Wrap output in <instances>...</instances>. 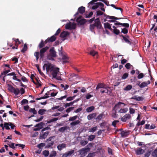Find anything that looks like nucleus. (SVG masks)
<instances>
[{
	"mask_svg": "<svg viewBox=\"0 0 157 157\" xmlns=\"http://www.w3.org/2000/svg\"><path fill=\"white\" fill-rule=\"evenodd\" d=\"M49 47L46 46L40 49V52H36L34 53V56L36 57V59L37 61L38 60L40 57V59H43L44 58L45 53L49 49Z\"/></svg>",
	"mask_w": 157,
	"mask_h": 157,
	"instance_id": "obj_1",
	"label": "nucleus"
},
{
	"mask_svg": "<svg viewBox=\"0 0 157 157\" xmlns=\"http://www.w3.org/2000/svg\"><path fill=\"white\" fill-rule=\"evenodd\" d=\"M49 53L47 55V59L53 60H54V58L56 57V52L55 51V48L53 47H52L50 49Z\"/></svg>",
	"mask_w": 157,
	"mask_h": 157,
	"instance_id": "obj_2",
	"label": "nucleus"
},
{
	"mask_svg": "<svg viewBox=\"0 0 157 157\" xmlns=\"http://www.w3.org/2000/svg\"><path fill=\"white\" fill-rule=\"evenodd\" d=\"M8 90L11 92L13 93L15 95H17L19 94L20 91L18 88H15L11 85L8 84Z\"/></svg>",
	"mask_w": 157,
	"mask_h": 157,
	"instance_id": "obj_3",
	"label": "nucleus"
},
{
	"mask_svg": "<svg viewBox=\"0 0 157 157\" xmlns=\"http://www.w3.org/2000/svg\"><path fill=\"white\" fill-rule=\"evenodd\" d=\"M90 148L89 147H85L81 149L78 151L81 157H84L87 154V152L90 151Z\"/></svg>",
	"mask_w": 157,
	"mask_h": 157,
	"instance_id": "obj_4",
	"label": "nucleus"
},
{
	"mask_svg": "<svg viewBox=\"0 0 157 157\" xmlns=\"http://www.w3.org/2000/svg\"><path fill=\"white\" fill-rule=\"evenodd\" d=\"M126 105V104H125L121 102H119L115 105L113 108V110L117 111L121 107H124Z\"/></svg>",
	"mask_w": 157,
	"mask_h": 157,
	"instance_id": "obj_5",
	"label": "nucleus"
},
{
	"mask_svg": "<svg viewBox=\"0 0 157 157\" xmlns=\"http://www.w3.org/2000/svg\"><path fill=\"white\" fill-rule=\"evenodd\" d=\"M82 16H80L76 20V21L80 25H82L85 24L86 22V19H82Z\"/></svg>",
	"mask_w": 157,
	"mask_h": 157,
	"instance_id": "obj_6",
	"label": "nucleus"
},
{
	"mask_svg": "<svg viewBox=\"0 0 157 157\" xmlns=\"http://www.w3.org/2000/svg\"><path fill=\"white\" fill-rule=\"evenodd\" d=\"M59 68L58 67H54L52 69V70L51 71V74L53 78H56V77L57 74L59 72Z\"/></svg>",
	"mask_w": 157,
	"mask_h": 157,
	"instance_id": "obj_7",
	"label": "nucleus"
},
{
	"mask_svg": "<svg viewBox=\"0 0 157 157\" xmlns=\"http://www.w3.org/2000/svg\"><path fill=\"white\" fill-rule=\"evenodd\" d=\"M85 7L83 6L80 7L78 9V11L74 15V16H76L78 15L79 13L82 14L85 12Z\"/></svg>",
	"mask_w": 157,
	"mask_h": 157,
	"instance_id": "obj_8",
	"label": "nucleus"
},
{
	"mask_svg": "<svg viewBox=\"0 0 157 157\" xmlns=\"http://www.w3.org/2000/svg\"><path fill=\"white\" fill-rule=\"evenodd\" d=\"M44 66H46V69L47 72L49 71H50L52 70V69L54 67V66H52V64L50 63H45Z\"/></svg>",
	"mask_w": 157,
	"mask_h": 157,
	"instance_id": "obj_9",
	"label": "nucleus"
},
{
	"mask_svg": "<svg viewBox=\"0 0 157 157\" xmlns=\"http://www.w3.org/2000/svg\"><path fill=\"white\" fill-rule=\"evenodd\" d=\"M131 118V115L129 114H127L121 118V121L123 122H125L127 120Z\"/></svg>",
	"mask_w": 157,
	"mask_h": 157,
	"instance_id": "obj_10",
	"label": "nucleus"
},
{
	"mask_svg": "<svg viewBox=\"0 0 157 157\" xmlns=\"http://www.w3.org/2000/svg\"><path fill=\"white\" fill-rule=\"evenodd\" d=\"M75 151L74 150L68 151L65 153L63 154L62 156V157H67L71 156L74 152Z\"/></svg>",
	"mask_w": 157,
	"mask_h": 157,
	"instance_id": "obj_11",
	"label": "nucleus"
},
{
	"mask_svg": "<svg viewBox=\"0 0 157 157\" xmlns=\"http://www.w3.org/2000/svg\"><path fill=\"white\" fill-rule=\"evenodd\" d=\"M104 88H109V87L107 86L103 83H100L97 85L96 88V90H98L100 88H103V89Z\"/></svg>",
	"mask_w": 157,
	"mask_h": 157,
	"instance_id": "obj_12",
	"label": "nucleus"
},
{
	"mask_svg": "<svg viewBox=\"0 0 157 157\" xmlns=\"http://www.w3.org/2000/svg\"><path fill=\"white\" fill-rule=\"evenodd\" d=\"M94 24L95 25V27H96L98 28L101 29L102 27L99 18H97L95 20V22Z\"/></svg>",
	"mask_w": 157,
	"mask_h": 157,
	"instance_id": "obj_13",
	"label": "nucleus"
},
{
	"mask_svg": "<svg viewBox=\"0 0 157 157\" xmlns=\"http://www.w3.org/2000/svg\"><path fill=\"white\" fill-rule=\"evenodd\" d=\"M120 134L122 138L125 137L129 134V132L126 131H122Z\"/></svg>",
	"mask_w": 157,
	"mask_h": 157,
	"instance_id": "obj_14",
	"label": "nucleus"
},
{
	"mask_svg": "<svg viewBox=\"0 0 157 157\" xmlns=\"http://www.w3.org/2000/svg\"><path fill=\"white\" fill-rule=\"evenodd\" d=\"M70 33L66 31H63L60 35V37L61 38H64L70 35Z\"/></svg>",
	"mask_w": 157,
	"mask_h": 157,
	"instance_id": "obj_15",
	"label": "nucleus"
},
{
	"mask_svg": "<svg viewBox=\"0 0 157 157\" xmlns=\"http://www.w3.org/2000/svg\"><path fill=\"white\" fill-rule=\"evenodd\" d=\"M123 39L125 43L129 44L130 45L131 44L132 42L130 40H131L130 39L128 36L126 35L125 36H124V39Z\"/></svg>",
	"mask_w": 157,
	"mask_h": 157,
	"instance_id": "obj_16",
	"label": "nucleus"
},
{
	"mask_svg": "<svg viewBox=\"0 0 157 157\" xmlns=\"http://www.w3.org/2000/svg\"><path fill=\"white\" fill-rule=\"evenodd\" d=\"M70 128L67 126H65L64 127H62L59 129L58 131L61 132H64L67 129H69Z\"/></svg>",
	"mask_w": 157,
	"mask_h": 157,
	"instance_id": "obj_17",
	"label": "nucleus"
},
{
	"mask_svg": "<svg viewBox=\"0 0 157 157\" xmlns=\"http://www.w3.org/2000/svg\"><path fill=\"white\" fill-rule=\"evenodd\" d=\"M66 146V144L62 143L58 145L57 146V148L59 150L61 151L63 148H65Z\"/></svg>",
	"mask_w": 157,
	"mask_h": 157,
	"instance_id": "obj_18",
	"label": "nucleus"
},
{
	"mask_svg": "<svg viewBox=\"0 0 157 157\" xmlns=\"http://www.w3.org/2000/svg\"><path fill=\"white\" fill-rule=\"evenodd\" d=\"M97 115L96 113H94L90 114L87 116V119L88 120H92L94 118H95Z\"/></svg>",
	"mask_w": 157,
	"mask_h": 157,
	"instance_id": "obj_19",
	"label": "nucleus"
},
{
	"mask_svg": "<svg viewBox=\"0 0 157 157\" xmlns=\"http://www.w3.org/2000/svg\"><path fill=\"white\" fill-rule=\"evenodd\" d=\"M111 25L108 23L106 22L104 23V28L106 29H109L111 31H112L113 29H112L111 27Z\"/></svg>",
	"mask_w": 157,
	"mask_h": 157,
	"instance_id": "obj_20",
	"label": "nucleus"
},
{
	"mask_svg": "<svg viewBox=\"0 0 157 157\" xmlns=\"http://www.w3.org/2000/svg\"><path fill=\"white\" fill-rule=\"evenodd\" d=\"M49 132L48 131H46L44 132H43V134L41 135L40 136L41 139H45L48 136L49 133Z\"/></svg>",
	"mask_w": 157,
	"mask_h": 157,
	"instance_id": "obj_21",
	"label": "nucleus"
},
{
	"mask_svg": "<svg viewBox=\"0 0 157 157\" xmlns=\"http://www.w3.org/2000/svg\"><path fill=\"white\" fill-rule=\"evenodd\" d=\"M144 150L141 148H138L136 151V152L137 155H140L144 153Z\"/></svg>",
	"mask_w": 157,
	"mask_h": 157,
	"instance_id": "obj_22",
	"label": "nucleus"
},
{
	"mask_svg": "<svg viewBox=\"0 0 157 157\" xmlns=\"http://www.w3.org/2000/svg\"><path fill=\"white\" fill-rule=\"evenodd\" d=\"M128 110V108H121L118 111V112L120 113H125L127 112Z\"/></svg>",
	"mask_w": 157,
	"mask_h": 157,
	"instance_id": "obj_23",
	"label": "nucleus"
},
{
	"mask_svg": "<svg viewBox=\"0 0 157 157\" xmlns=\"http://www.w3.org/2000/svg\"><path fill=\"white\" fill-rule=\"evenodd\" d=\"M80 123V121L79 120H77L71 122L70 123V125L72 126H75L79 124Z\"/></svg>",
	"mask_w": 157,
	"mask_h": 157,
	"instance_id": "obj_24",
	"label": "nucleus"
},
{
	"mask_svg": "<svg viewBox=\"0 0 157 157\" xmlns=\"http://www.w3.org/2000/svg\"><path fill=\"white\" fill-rule=\"evenodd\" d=\"M45 44L44 43V41L42 40H41L40 42L39 43L38 45V47L39 48L41 49L42 48H44V47L45 46Z\"/></svg>",
	"mask_w": 157,
	"mask_h": 157,
	"instance_id": "obj_25",
	"label": "nucleus"
},
{
	"mask_svg": "<svg viewBox=\"0 0 157 157\" xmlns=\"http://www.w3.org/2000/svg\"><path fill=\"white\" fill-rule=\"evenodd\" d=\"M76 101L75 100L74 101H73L69 103H64V106L65 108H67V107H69L70 106L72 105Z\"/></svg>",
	"mask_w": 157,
	"mask_h": 157,
	"instance_id": "obj_26",
	"label": "nucleus"
},
{
	"mask_svg": "<svg viewBox=\"0 0 157 157\" xmlns=\"http://www.w3.org/2000/svg\"><path fill=\"white\" fill-rule=\"evenodd\" d=\"M39 78H35V79L36 81V85H37L36 87L38 88L39 86H41V84L40 83V80H39L38 79Z\"/></svg>",
	"mask_w": 157,
	"mask_h": 157,
	"instance_id": "obj_27",
	"label": "nucleus"
},
{
	"mask_svg": "<svg viewBox=\"0 0 157 157\" xmlns=\"http://www.w3.org/2000/svg\"><path fill=\"white\" fill-rule=\"evenodd\" d=\"M48 144L45 147L46 148H48L52 147L54 144V142L53 141H51L50 143L48 142Z\"/></svg>",
	"mask_w": 157,
	"mask_h": 157,
	"instance_id": "obj_28",
	"label": "nucleus"
},
{
	"mask_svg": "<svg viewBox=\"0 0 157 157\" xmlns=\"http://www.w3.org/2000/svg\"><path fill=\"white\" fill-rule=\"evenodd\" d=\"M55 36L54 35L51 37L48 38L50 42H53L56 40V38Z\"/></svg>",
	"mask_w": 157,
	"mask_h": 157,
	"instance_id": "obj_29",
	"label": "nucleus"
},
{
	"mask_svg": "<svg viewBox=\"0 0 157 157\" xmlns=\"http://www.w3.org/2000/svg\"><path fill=\"white\" fill-rule=\"evenodd\" d=\"M94 106H91L88 107L86 109V111L87 112H90L94 109Z\"/></svg>",
	"mask_w": 157,
	"mask_h": 157,
	"instance_id": "obj_30",
	"label": "nucleus"
},
{
	"mask_svg": "<svg viewBox=\"0 0 157 157\" xmlns=\"http://www.w3.org/2000/svg\"><path fill=\"white\" fill-rule=\"evenodd\" d=\"M62 59L63 60V63H66L68 62L67 60L68 59V57L66 56L65 55H63Z\"/></svg>",
	"mask_w": 157,
	"mask_h": 157,
	"instance_id": "obj_31",
	"label": "nucleus"
},
{
	"mask_svg": "<svg viewBox=\"0 0 157 157\" xmlns=\"http://www.w3.org/2000/svg\"><path fill=\"white\" fill-rule=\"evenodd\" d=\"M27 46L26 44H25L24 45L23 48L21 50V52L22 53H24L25 51H26L27 50Z\"/></svg>",
	"mask_w": 157,
	"mask_h": 157,
	"instance_id": "obj_32",
	"label": "nucleus"
},
{
	"mask_svg": "<svg viewBox=\"0 0 157 157\" xmlns=\"http://www.w3.org/2000/svg\"><path fill=\"white\" fill-rule=\"evenodd\" d=\"M109 22H116L114 23V25H121V23L117 22V21L115 20H111L109 21Z\"/></svg>",
	"mask_w": 157,
	"mask_h": 157,
	"instance_id": "obj_33",
	"label": "nucleus"
},
{
	"mask_svg": "<svg viewBox=\"0 0 157 157\" xmlns=\"http://www.w3.org/2000/svg\"><path fill=\"white\" fill-rule=\"evenodd\" d=\"M104 114L103 113H101L96 118L97 121H100L101 120Z\"/></svg>",
	"mask_w": 157,
	"mask_h": 157,
	"instance_id": "obj_34",
	"label": "nucleus"
},
{
	"mask_svg": "<svg viewBox=\"0 0 157 157\" xmlns=\"http://www.w3.org/2000/svg\"><path fill=\"white\" fill-rule=\"evenodd\" d=\"M46 111V110L45 109H40L38 111V113L39 114L43 115L44 114Z\"/></svg>",
	"mask_w": 157,
	"mask_h": 157,
	"instance_id": "obj_35",
	"label": "nucleus"
},
{
	"mask_svg": "<svg viewBox=\"0 0 157 157\" xmlns=\"http://www.w3.org/2000/svg\"><path fill=\"white\" fill-rule=\"evenodd\" d=\"M147 83L146 82H143L140 85V87L143 88L144 87L147 86Z\"/></svg>",
	"mask_w": 157,
	"mask_h": 157,
	"instance_id": "obj_36",
	"label": "nucleus"
},
{
	"mask_svg": "<svg viewBox=\"0 0 157 157\" xmlns=\"http://www.w3.org/2000/svg\"><path fill=\"white\" fill-rule=\"evenodd\" d=\"M36 67L37 68L38 71L40 73V74L42 76H44V75L43 72H42L40 69L39 68V67L38 65H36Z\"/></svg>",
	"mask_w": 157,
	"mask_h": 157,
	"instance_id": "obj_37",
	"label": "nucleus"
},
{
	"mask_svg": "<svg viewBox=\"0 0 157 157\" xmlns=\"http://www.w3.org/2000/svg\"><path fill=\"white\" fill-rule=\"evenodd\" d=\"M58 118L55 117L51 119H50L49 120L47 121L48 123H50L51 122H55L57 120H58Z\"/></svg>",
	"mask_w": 157,
	"mask_h": 157,
	"instance_id": "obj_38",
	"label": "nucleus"
},
{
	"mask_svg": "<svg viewBox=\"0 0 157 157\" xmlns=\"http://www.w3.org/2000/svg\"><path fill=\"white\" fill-rule=\"evenodd\" d=\"M110 6H111L116 10H120L121 12V13L123 11V10L120 7H116L115 6L114 4L110 5Z\"/></svg>",
	"mask_w": 157,
	"mask_h": 157,
	"instance_id": "obj_39",
	"label": "nucleus"
},
{
	"mask_svg": "<svg viewBox=\"0 0 157 157\" xmlns=\"http://www.w3.org/2000/svg\"><path fill=\"white\" fill-rule=\"evenodd\" d=\"M97 54L98 52L94 50H91L90 52V54L93 56L97 55Z\"/></svg>",
	"mask_w": 157,
	"mask_h": 157,
	"instance_id": "obj_40",
	"label": "nucleus"
},
{
	"mask_svg": "<svg viewBox=\"0 0 157 157\" xmlns=\"http://www.w3.org/2000/svg\"><path fill=\"white\" fill-rule=\"evenodd\" d=\"M10 123L5 122L4 124V127L7 130H9L10 129L9 127L10 126Z\"/></svg>",
	"mask_w": 157,
	"mask_h": 157,
	"instance_id": "obj_41",
	"label": "nucleus"
},
{
	"mask_svg": "<svg viewBox=\"0 0 157 157\" xmlns=\"http://www.w3.org/2000/svg\"><path fill=\"white\" fill-rule=\"evenodd\" d=\"M132 88V86L131 85H128L125 88H124V90H130Z\"/></svg>",
	"mask_w": 157,
	"mask_h": 157,
	"instance_id": "obj_42",
	"label": "nucleus"
},
{
	"mask_svg": "<svg viewBox=\"0 0 157 157\" xmlns=\"http://www.w3.org/2000/svg\"><path fill=\"white\" fill-rule=\"evenodd\" d=\"M151 155L154 157H157V148L155 149L152 153Z\"/></svg>",
	"mask_w": 157,
	"mask_h": 157,
	"instance_id": "obj_43",
	"label": "nucleus"
},
{
	"mask_svg": "<svg viewBox=\"0 0 157 157\" xmlns=\"http://www.w3.org/2000/svg\"><path fill=\"white\" fill-rule=\"evenodd\" d=\"M110 17V19H111L112 20H119V19H125L123 17H115L113 16H111Z\"/></svg>",
	"mask_w": 157,
	"mask_h": 157,
	"instance_id": "obj_44",
	"label": "nucleus"
},
{
	"mask_svg": "<svg viewBox=\"0 0 157 157\" xmlns=\"http://www.w3.org/2000/svg\"><path fill=\"white\" fill-rule=\"evenodd\" d=\"M29 112L33 113V114H37V111L35 108H30L29 110Z\"/></svg>",
	"mask_w": 157,
	"mask_h": 157,
	"instance_id": "obj_45",
	"label": "nucleus"
},
{
	"mask_svg": "<svg viewBox=\"0 0 157 157\" xmlns=\"http://www.w3.org/2000/svg\"><path fill=\"white\" fill-rule=\"evenodd\" d=\"M95 135H90L88 137V139L90 141H92L95 138Z\"/></svg>",
	"mask_w": 157,
	"mask_h": 157,
	"instance_id": "obj_46",
	"label": "nucleus"
},
{
	"mask_svg": "<svg viewBox=\"0 0 157 157\" xmlns=\"http://www.w3.org/2000/svg\"><path fill=\"white\" fill-rule=\"evenodd\" d=\"M77 117L78 116L76 115L73 117H70L68 121H74L76 120L77 118Z\"/></svg>",
	"mask_w": 157,
	"mask_h": 157,
	"instance_id": "obj_47",
	"label": "nucleus"
},
{
	"mask_svg": "<svg viewBox=\"0 0 157 157\" xmlns=\"http://www.w3.org/2000/svg\"><path fill=\"white\" fill-rule=\"evenodd\" d=\"M49 152L48 151L44 150L43 152V154L45 157H47L49 155Z\"/></svg>",
	"mask_w": 157,
	"mask_h": 157,
	"instance_id": "obj_48",
	"label": "nucleus"
},
{
	"mask_svg": "<svg viewBox=\"0 0 157 157\" xmlns=\"http://www.w3.org/2000/svg\"><path fill=\"white\" fill-rule=\"evenodd\" d=\"M110 89L109 88H104L103 89L105 91V93H107L108 94H110L111 93L112 91L111 90H109L108 89Z\"/></svg>",
	"mask_w": 157,
	"mask_h": 157,
	"instance_id": "obj_49",
	"label": "nucleus"
},
{
	"mask_svg": "<svg viewBox=\"0 0 157 157\" xmlns=\"http://www.w3.org/2000/svg\"><path fill=\"white\" fill-rule=\"evenodd\" d=\"M56 155V151H53L49 155V157H55Z\"/></svg>",
	"mask_w": 157,
	"mask_h": 157,
	"instance_id": "obj_50",
	"label": "nucleus"
},
{
	"mask_svg": "<svg viewBox=\"0 0 157 157\" xmlns=\"http://www.w3.org/2000/svg\"><path fill=\"white\" fill-rule=\"evenodd\" d=\"M145 121L144 120H142L141 122H138L136 125V126H139L140 125H143L145 124Z\"/></svg>",
	"mask_w": 157,
	"mask_h": 157,
	"instance_id": "obj_51",
	"label": "nucleus"
},
{
	"mask_svg": "<svg viewBox=\"0 0 157 157\" xmlns=\"http://www.w3.org/2000/svg\"><path fill=\"white\" fill-rule=\"evenodd\" d=\"M97 129L98 128L97 126L94 127L90 129V132H93L96 131L97 130Z\"/></svg>",
	"mask_w": 157,
	"mask_h": 157,
	"instance_id": "obj_52",
	"label": "nucleus"
},
{
	"mask_svg": "<svg viewBox=\"0 0 157 157\" xmlns=\"http://www.w3.org/2000/svg\"><path fill=\"white\" fill-rule=\"evenodd\" d=\"M71 23L69 22L67 23L65 25V28L66 29L71 30Z\"/></svg>",
	"mask_w": 157,
	"mask_h": 157,
	"instance_id": "obj_53",
	"label": "nucleus"
},
{
	"mask_svg": "<svg viewBox=\"0 0 157 157\" xmlns=\"http://www.w3.org/2000/svg\"><path fill=\"white\" fill-rule=\"evenodd\" d=\"M112 32L116 35H118L120 33V31L117 29H113Z\"/></svg>",
	"mask_w": 157,
	"mask_h": 157,
	"instance_id": "obj_54",
	"label": "nucleus"
},
{
	"mask_svg": "<svg viewBox=\"0 0 157 157\" xmlns=\"http://www.w3.org/2000/svg\"><path fill=\"white\" fill-rule=\"evenodd\" d=\"M60 86L62 88H63V90H66L68 89L69 87V86L68 85H66L65 86L63 84H61Z\"/></svg>",
	"mask_w": 157,
	"mask_h": 157,
	"instance_id": "obj_55",
	"label": "nucleus"
},
{
	"mask_svg": "<svg viewBox=\"0 0 157 157\" xmlns=\"http://www.w3.org/2000/svg\"><path fill=\"white\" fill-rule=\"evenodd\" d=\"M88 143V142L86 141L82 140L80 142V144L82 146H84Z\"/></svg>",
	"mask_w": 157,
	"mask_h": 157,
	"instance_id": "obj_56",
	"label": "nucleus"
},
{
	"mask_svg": "<svg viewBox=\"0 0 157 157\" xmlns=\"http://www.w3.org/2000/svg\"><path fill=\"white\" fill-rule=\"evenodd\" d=\"M128 73H124L122 77V79H125L128 76Z\"/></svg>",
	"mask_w": 157,
	"mask_h": 157,
	"instance_id": "obj_57",
	"label": "nucleus"
},
{
	"mask_svg": "<svg viewBox=\"0 0 157 157\" xmlns=\"http://www.w3.org/2000/svg\"><path fill=\"white\" fill-rule=\"evenodd\" d=\"M121 25L123 27H125L126 28H128L129 27V24L127 23H121Z\"/></svg>",
	"mask_w": 157,
	"mask_h": 157,
	"instance_id": "obj_58",
	"label": "nucleus"
},
{
	"mask_svg": "<svg viewBox=\"0 0 157 157\" xmlns=\"http://www.w3.org/2000/svg\"><path fill=\"white\" fill-rule=\"evenodd\" d=\"M121 32L124 34H126L128 33V30L126 28L122 29Z\"/></svg>",
	"mask_w": 157,
	"mask_h": 157,
	"instance_id": "obj_59",
	"label": "nucleus"
},
{
	"mask_svg": "<svg viewBox=\"0 0 157 157\" xmlns=\"http://www.w3.org/2000/svg\"><path fill=\"white\" fill-rule=\"evenodd\" d=\"M28 103V101L26 99H23L21 101V104L22 105L25 104H27Z\"/></svg>",
	"mask_w": 157,
	"mask_h": 157,
	"instance_id": "obj_60",
	"label": "nucleus"
},
{
	"mask_svg": "<svg viewBox=\"0 0 157 157\" xmlns=\"http://www.w3.org/2000/svg\"><path fill=\"white\" fill-rule=\"evenodd\" d=\"M95 27V25L94 24H91L90 25V29L92 32L93 31Z\"/></svg>",
	"mask_w": 157,
	"mask_h": 157,
	"instance_id": "obj_61",
	"label": "nucleus"
},
{
	"mask_svg": "<svg viewBox=\"0 0 157 157\" xmlns=\"http://www.w3.org/2000/svg\"><path fill=\"white\" fill-rule=\"evenodd\" d=\"M97 14L96 15L97 16H98L100 15H102L103 14V13L101 12L100 10L97 11L96 12Z\"/></svg>",
	"mask_w": 157,
	"mask_h": 157,
	"instance_id": "obj_62",
	"label": "nucleus"
},
{
	"mask_svg": "<svg viewBox=\"0 0 157 157\" xmlns=\"http://www.w3.org/2000/svg\"><path fill=\"white\" fill-rule=\"evenodd\" d=\"M151 152L150 151H147L144 154V157H149L151 155Z\"/></svg>",
	"mask_w": 157,
	"mask_h": 157,
	"instance_id": "obj_63",
	"label": "nucleus"
},
{
	"mask_svg": "<svg viewBox=\"0 0 157 157\" xmlns=\"http://www.w3.org/2000/svg\"><path fill=\"white\" fill-rule=\"evenodd\" d=\"M95 156V153L93 152L89 153L87 157H94Z\"/></svg>",
	"mask_w": 157,
	"mask_h": 157,
	"instance_id": "obj_64",
	"label": "nucleus"
}]
</instances>
